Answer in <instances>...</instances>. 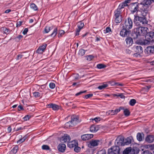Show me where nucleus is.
Instances as JSON below:
<instances>
[{
	"mask_svg": "<svg viewBox=\"0 0 154 154\" xmlns=\"http://www.w3.org/2000/svg\"><path fill=\"white\" fill-rule=\"evenodd\" d=\"M30 7L34 11H37L38 10L37 6L34 3L31 4L30 5Z\"/></svg>",
	"mask_w": 154,
	"mask_h": 154,
	"instance_id": "obj_36",
	"label": "nucleus"
},
{
	"mask_svg": "<svg viewBox=\"0 0 154 154\" xmlns=\"http://www.w3.org/2000/svg\"><path fill=\"white\" fill-rule=\"evenodd\" d=\"M148 28L146 27L138 26L136 28H134L131 33V36L133 38H137L138 36L140 35H144L147 32Z\"/></svg>",
	"mask_w": 154,
	"mask_h": 154,
	"instance_id": "obj_2",
	"label": "nucleus"
},
{
	"mask_svg": "<svg viewBox=\"0 0 154 154\" xmlns=\"http://www.w3.org/2000/svg\"><path fill=\"white\" fill-rule=\"evenodd\" d=\"M84 26V24L81 21L78 23L77 25L78 29L76 30V35H79L81 29Z\"/></svg>",
	"mask_w": 154,
	"mask_h": 154,
	"instance_id": "obj_16",
	"label": "nucleus"
},
{
	"mask_svg": "<svg viewBox=\"0 0 154 154\" xmlns=\"http://www.w3.org/2000/svg\"><path fill=\"white\" fill-rule=\"evenodd\" d=\"M48 107L52 108L53 110L57 111L58 110L60 107L58 105L53 103H50L48 105Z\"/></svg>",
	"mask_w": 154,
	"mask_h": 154,
	"instance_id": "obj_21",
	"label": "nucleus"
},
{
	"mask_svg": "<svg viewBox=\"0 0 154 154\" xmlns=\"http://www.w3.org/2000/svg\"><path fill=\"white\" fill-rule=\"evenodd\" d=\"M131 148L128 147L126 148L123 151V154H131Z\"/></svg>",
	"mask_w": 154,
	"mask_h": 154,
	"instance_id": "obj_26",
	"label": "nucleus"
},
{
	"mask_svg": "<svg viewBox=\"0 0 154 154\" xmlns=\"http://www.w3.org/2000/svg\"><path fill=\"white\" fill-rule=\"evenodd\" d=\"M131 34V31L128 29L122 28L120 31V35L122 37H128L130 34Z\"/></svg>",
	"mask_w": 154,
	"mask_h": 154,
	"instance_id": "obj_7",
	"label": "nucleus"
},
{
	"mask_svg": "<svg viewBox=\"0 0 154 154\" xmlns=\"http://www.w3.org/2000/svg\"><path fill=\"white\" fill-rule=\"evenodd\" d=\"M42 149L43 150H49L50 151H51V149H50V147L48 145H43L42 146Z\"/></svg>",
	"mask_w": 154,
	"mask_h": 154,
	"instance_id": "obj_28",
	"label": "nucleus"
},
{
	"mask_svg": "<svg viewBox=\"0 0 154 154\" xmlns=\"http://www.w3.org/2000/svg\"><path fill=\"white\" fill-rule=\"evenodd\" d=\"M116 84V86H123L124 85L122 83H120L119 82H116V83H115Z\"/></svg>",
	"mask_w": 154,
	"mask_h": 154,
	"instance_id": "obj_58",
	"label": "nucleus"
},
{
	"mask_svg": "<svg viewBox=\"0 0 154 154\" xmlns=\"http://www.w3.org/2000/svg\"><path fill=\"white\" fill-rule=\"evenodd\" d=\"M94 57L92 55H89L87 57V60L88 61H90L92 60Z\"/></svg>",
	"mask_w": 154,
	"mask_h": 154,
	"instance_id": "obj_51",
	"label": "nucleus"
},
{
	"mask_svg": "<svg viewBox=\"0 0 154 154\" xmlns=\"http://www.w3.org/2000/svg\"><path fill=\"white\" fill-rule=\"evenodd\" d=\"M22 22H21V21H19V22H17V23L16 26L17 27H20L21 25L22 24Z\"/></svg>",
	"mask_w": 154,
	"mask_h": 154,
	"instance_id": "obj_60",
	"label": "nucleus"
},
{
	"mask_svg": "<svg viewBox=\"0 0 154 154\" xmlns=\"http://www.w3.org/2000/svg\"><path fill=\"white\" fill-rule=\"evenodd\" d=\"M111 28L110 27H107L106 28V33H108L111 32Z\"/></svg>",
	"mask_w": 154,
	"mask_h": 154,
	"instance_id": "obj_59",
	"label": "nucleus"
},
{
	"mask_svg": "<svg viewBox=\"0 0 154 154\" xmlns=\"http://www.w3.org/2000/svg\"><path fill=\"white\" fill-rule=\"evenodd\" d=\"M58 29L57 27H56L52 33L50 35L51 37H54L56 36L57 33Z\"/></svg>",
	"mask_w": 154,
	"mask_h": 154,
	"instance_id": "obj_29",
	"label": "nucleus"
},
{
	"mask_svg": "<svg viewBox=\"0 0 154 154\" xmlns=\"http://www.w3.org/2000/svg\"><path fill=\"white\" fill-rule=\"evenodd\" d=\"M86 92H87V91H86V90H85V91H81L79 92L76 93L75 94V95L77 96H78L81 95L82 94L86 93Z\"/></svg>",
	"mask_w": 154,
	"mask_h": 154,
	"instance_id": "obj_53",
	"label": "nucleus"
},
{
	"mask_svg": "<svg viewBox=\"0 0 154 154\" xmlns=\"http://www.w3.org/2000/svg\"><path fill=\"white\" fill-rule=\"evenodd\" d=\"M132 138V137H129L125 140L124 144H125V145H128L130 144L131 142Z\"/></svg>",
	"mask_w": 154,
	"mask_h": 154,
	"instance_id": "obj_24",
	"label": "nucleus"
},
{
	"mask_svg": "<svg viewBox=\"0 0 154 154\" xmlns=\"http://www.w3.org/2000/svg\"><path fill=\"white\" fill-rule=\"evenodd\" d=\"M93 120H94L96 122H98L99 121H100V118H95Z\"/></svg>",
	"mask_w": 154,
	"mask_h": 154,
	"instance_id": "obj_61",
	"label": "nucleus"
},
{
	"mask_svg": "<svg viewBox=\"0 0 154 154\" xmlns=\"http://www.w3.org/2000/svg\"><path fill=\"white\" fill-rule=\"evenodd\" d=\"M71 122L74 126L78 122V119L76 116H71Z\"/></svg>",
	"mask_w": 154,
	"mask_h": 154,
	"instance_id": "obj_23",
	"label": "nucleus"
},
{
	"mask_svg": "<svg viewBox=\"0 0 154 154\" xmlns=\"http://www.w3.org/2000/svg\"><path fill=\"white\" fill-rule=\"evenodd\" d=\"M94 135L93 134H85L81 136V137L83 140H89L93 137Z\"/></svg>",
	"mask_w": 154,
	"mask_h": 154,
	"instance_id": "obj_15",
	"label": "nucleus"
},
{
	"mask_svg": "<svg viewBox=\"0 0 154 154\" xmlns=\"http://www.w3.org/2000/svg\"><path fill=\"white\" fill-rule=\"evenodd\" d=\"M124 7L128 6V2H126V1H125V2H123L122 3Z\"/></svg>",
	"mask_w": 154,
	"mask_h": 154,
	"instance_id": "obj_64",
	"label": "nucleus"
},
{
	"mask_svg": "<svg viewBox=\"0 0 154 154\" xmlns=\"http://www.w3.org/2000/svg\"><path fill=\"white\" fill-rule=\"evenodd\" d=\"M74 150L75 152H78L81 150V148L79 147L78 146H75L74 148Z\"/></svg>",
	"mask_w": 154,
	"mask_h": 154,
	"instance_id": "obj_46",
	"label": "nucleus"
},
{
	"mask_svg": "<svg viewBox=\"0 0 154 154\" xmlns=\"http://www.w3.org/2000/svg\"><path fill=\"white\" fill-rule=\"evenodd\" d=\"M145 141L147 142L151 143L154 141V136L153 135H149L145 138Z\"/></svg>",
	"mask_w": 154,
	"mask_h": 154,
	"instance_id": "obj_17",
	"label": "nucleus"
},
{
	"mask_svg": "<svg viewBox=\"0 0 154 154\" xmlns=\"http://www.w3.org/2000/svg\"><path fill=\"white\" fill-rule=\"evenodd\" d=\"M141 154H152V153L150 151L146 150L144 151Z\"/></svg>",
	"mask_w": 154,
	"mask_h": 154,
	"instance_id": "obj_50",
	"label": "nucleus"
},
{
	"mask_svg": "<svg viewBox=\"0 0 154 154\" xmlns=\"http://www.w3.org/2000/svg\"><path fill=\"white\" fill-rule=\"evenodd\" d=\"M67 145L68 147L72 148H74L76 146H78V143L77 141L74 140L69 142Z\"/></svg>",
	"mask_w": 154,
	"mask_h": 154,
	"instance_id": "obj_18",
	"label": "nucleus"
},
{
	"mask_svg": "<svg viewBox=\"0 0 154 154\" xmlns=\"http://www.w3.org/2000/svg\"><path fill=\"white\" fill-rule=\"evenodd\" d=\"M124 6L123 5L122 3H121L119 5L118 7V8L115 11H118V12L119 11V12L121 13V9L124 8Z\"/></svg>",
	"mask_w": 154,
	"mask_h": 154,
	"instance_id": "obj_35",
	"label": "nucleus"
},
{
	"mask_svg": "<svg viewBox=\"0 0 154 154\" xmlns=\"http://www.w3.org/2000/svg\"><path fill=\"white\" fill-rule=\"evenodd\" d=\"M23 56V55L22 54H19L17 56V60L20 59Z\"/></svg>",
	"mask_w": 154,
	"mask_h": 154,
	"instance_id": "obj_54",
	"label": "nucleus"
},
{
	"mask_svg": "<svg viewBox=\"0 0 154 154\" xmlns=\"http://www.w3.org/2000/svg\"><path fill=\"white\" fill-rule=\"evenodd\" d=\"M85 50L83 49H81L79 51L78 54L80 56L82 57L85 54Z\"/></svg>",
	"mask_w": 154,
	"mask_h": 154,
	"instance_id": "obj_32",
	"label": "nucleus"
},
{
	"mask_svg": "<svg viewBox=\"0 0 154 154\" xmlns=\"http://www.w3.org/2000/svg\"><path fill=\"white\" fill-rule=\"evenodd\" d=\"M28 31V29L27 28H25L23 32V33L24 35L26 34Z\"/></svg>",
	"mask_w": 154,
	"mask_h": 154,
	"instance_id": "obj_56",
	"label": "nucleus"
},
{
	"mask_svg": "<svg viewBox=\"0 0 154 154\" xmlns=\"http://www.w3.org/2000/svg\"><path fill=\"white\" fill-rule=\"evenodd\" d=\"M18 110L20 111L21 110H23L24 109L23 108V106L21 105H20L18 106Z\"/></svg>",
	"mask_w": 154,
	"mask_h": 154,
	"instance_id": "obj_62",
	"label": "nucleus"
},
{
	"mask_svg": "<svg viewBox=\"0 0 154 154\" xmlns=\"http://www.w3.org/2000/svg\"><path fill=\"white\" fill-rule=\"evenodd\" d=\"M65 32L64 30H61L59 31V33L58 34V37L60 38L64 34Z\"/></svg>",
	"mask_w": 154,
	"mask_h": 154,
	"instance_id": "obj_42",
	"label": "nucleus"
},
{
	"mask_svg": "<svg viewBox=\"0 0 154 154\" xmlns=\"http://www.w3.org/2000/svg\"><path fill=\"white\" fill-rule=\"evenodd\" d=\"M49 86L50 88L54 89L55 87V85L54 83L51 82L49 84Z\"/></svg>",
	"mask_w": 154,
	"mask_h": 154,
	"instance_id": "obj_49",
	"label": "nucleus"
},
{
	"mask_svg": "<svg viewBox=\"0 0 154 154\" xmlns=\"http://www.w3.org/2000/svg\"><path fill=\"white\" fill-rule=\"evenodd\" d=\"M96 154H106V151L105 149H102L98 151Z\"/></svg>",
	"mask_w": 154,
	"mask_h": 154,
	"instance_id": "obj_45",
	"label": "nucleus"
},
{
	"mask_svg": "<svg viewBox=\"0 0 154 154\" xmlns=\"http://www.w3.org/2000/svg\"><path fill=\"white\" fill-rule=\"evenodd\" d=\"M23 37V36L21 35H19L17 36L14 39L17 42H19L20 39L22 38Z\"/></svg>",
	"mask_w": 154,
	"mask_h": 154,
	"instance_id": "obj_47",
	"label": "nucleus"
},
{
	"mask_svg": "<svg viewBox=\"0 0 154 154\" xmlns=\"http://www.w3.org/2000/svg\"><path fill=\"white\" fill-rule=\"evenodd\" d=\"M124 113L126 116H128L130 115V112L128 109H125L124 110Z\"/></svg>",
	"mask_w": 154,
	"mask_h": 154,
	"instance_id": "obj_38",
	"label": "nucleus"
},
{
	"mask_svg": "<svg viewBox=\"0 0 154 154\" xmlns=\"http://www.w3.org/2000/svg\"><path fill=\"white\" fill-rule=\"evenodd\" d=\"M18 149V146H16L12 148V149L11 150V151L13 153L15 154L17 152Z\"/></svg>",
	"mask_w": 154,
	"mask_h": 154,
	"instance_id": "obj_40",
	"label": "nucleus"
},
{
	"mask_svg": "<svg viewBox=\"0 0 154 154\" xmlns=\"http://www.w3.org/2000/svg\"><path fill=\"white\" fill-rule=\"evenodd\" d=\"M102 143V140H92L88 144V146L90 148H93L94 146H98Z\"/></svg>",
	"mask_w": 154,
	"mask_h": 154,
	"instance_id": "obj_6",
	"label": "nucleus"
},
{
	"mask_svg": "<svg viewBox=\"0 0 154 154\" xmlns=\"http://www.w3.org/2000/svg\"><path fill=\"white\" fill-rule=\"evenodd\" d=\"M115 20V21L116 23H119L121 22L122 20V16L120 15L121 13L118 11H115L114 12Z\"/></svg>",
	"mask_w": 154,
	"mask_h": 154,
	"instance_id": "obj_9",
	"label": "nucleus"
},
{
	"mask_svg": "<svg viewBox=\"0 0 154 154\" xmlns=\"http://www.w3.org/2000/svg\"><path fill=\"white\" fill-rule=\"evenodd\" d=\"M3 30V33L4 34H7L8 33H9V32H10V30L9 29H7L6 28H4Z\"/></svg>",
	"mask_w": 154,
	"mask_h": 154,
	"instance_id": "obj_44",
	"label": "nucleus"
},
{
	"mask_svg": "<svg viewBox=\"0 0 154 154\" xmlns=\"http://www.w3.org/2000/svg\"><path fill=\"white\" fill-rule=\"evenodd\" d=\"M131 13L134 14L135 12H137L138 11L142 12V5L140 3L135 2L132 3L131 4Z\"/></svg>",
	"mask_w": 154,
	"mask_h": 154,
	"instance_id": "obj_3",
	"label": "nucleus"
},
{
	"mask_svg": "<svg viewBox=\"0 0 154 154\" xmlns=\"http://www.w3.org/2000/svg\"><path fill=\"white\" fill-rule=\"evenodd\" d=\"M66 145L64 143H60L57 146V149L59 152L62 153L65 152L66 149Z\"/></svg>",
	"mask_w": 154,
	"mask_h": 154,
	"instance_id": "obj_12",
	"label": "nucleus"
},
{
	"mask_svg": "<svg viewBox=\"0 0 154 154\" xmlns=\"http://www.w3.org/2000/svg\"><path fill=\"white\" fill-rule=\"evenodd\" d=\"M120 111V109H117L114 110V112L116 114L118 112Z\"/></svg>",
	"mask_w": 154,
	"mask_h": 154,
	"instance_id": "obj_63",
	"label": "nucleus"
},
{
	"mask_svg": "<svg viewBox=\"0 0 154 154\" xmlns=\"http://www.w3.org/2000/svg\"><path fill=\"white\" fill-rule=\"evenodd\" d=\"M27 138V136L25 135L22 138L18 140L17 142V143H20L23 142Z\"/></svg>",
	"mask_w": 154,
	"mask_h": 154,
	"instance_id": "obj_33",
	"label": "nucleus"
},
{
	"mask_svg": "<svg viewBox=\"0 0 154 154\" xmlns=\"http://www.w3.org/2000/svg\"><path fill=\"white\" fill-rule=\"evenodd\" d=\"M137 139L139 141H141L143 140L142 134L140 133H138L137 135Z\"/></svg>",
	"mask_w": 154,
	"mask_h": 154,
	"instance_id": "obj_31",
	"label": "nucleus"
},
{
	"mask_svg": "<svg viewBox=\"0 0 154 154\" xmlns=\"http://www.w3.org/2000/svg\"><path fill=\"white\" fill-rule=\"evenodd\" d=\"M116 96L120 97L121 98H125V97L124 95L123 94L120 93L118 95H116Z\"/></svg>",
	"mask_w": 154,
	"mask_h": 154,
	"instance_id": "obj_57",
	"label": "nucleus"
},
{
	"mask_svg": "<svg viewBox=\"0 0 154 154\" xmlns=\"http://www.w3.org/2000/svg\"><path fill=\"white\" fill-rule=\"evenodd\" d=\"M53 29V26H46L45 27V29H44V31L45 33H48L52 29Z\"/></svg>",
	"mask_w": 154,
	"mask_h": 154,
	"instance_id": "obj_30",
	"label": "nucleus"
},
{
	"mask_svg": "<svg viewBox=\"0 0 154 154\" xmlns=\"http://www.w3.org/2000/svg\"><path fill=\"white\" fill-rule=\"evenodd\" d=\"M125 139L123 137H119L116 140V142L117 143V145L119 146H124V144Z\"/></svg>",
	"mask_w": 154,
	"mask_h": 154,
	"instance_id": "obj_10",
	"label": "nucleus"
},
{
	"mask_svg": "<svg viewBox=\"0 0 154 154\" xmlns=\"http://www.w3.org/2000/svg\"><path fill=\"white\" fill-rule=\"evenodd\" d=\"M136 100L134 99H131L129 101V104L131 106H134L136 103Z\"/></svg>",
	"mask_w": 154,
	"mask_h": 154,
	"instance_id": "obj_41",
	"label": "nucleus"
},
{
	"mask_svg": "<svg viewBox=\"0 0 154 154\" xmlns=\"http://www.w3.org/2000/svg\"><path fill=\"white\" fill-rule=\"evenodd\" d=\"M31 117V116L27 115L26 116L24 117L23 118V119L24 121H27L29 120L30 118Z\"/></svg>",
	"mask_w": 154,
	"mask_h": 154,
	"instance_id": "obj_48",
	"label": "nucleus"
},
{
	"mask_svg": "<svg viewBox=\"0 0 154 154\" xmlns=\"http://www.w3.org/2000/svg\"><path fill=\"white\" fill-rule=\"evenodd\" d=\"M114 110H109L108 112V113L109 114H110L111 115H115V112H114Z\"/></svg>",
	"mask_w": 154,
	"mask_h": 154,
	"instance_id": "obj_55",
	"label": "nucleus"
},
{
	"mask_svg": "<svg viewBox=\"0 0 154 154\" xmlns=\"http://www.w3.org/2000/svg\"><path fill=\"white\" fill-rule=\"evenodd\" d=\"M135 51L136 53H138L139 55H140V54L142 53L143 52V48L140 46H137L135 47Z\"/></svg>",
	"mask_w": 154,
	"mask_h": 154,
	"instance_id": "obj_22",
	"label": "nucleus"
},
{
	"mask_svg": "<svg viewBox=\"0 0 154 154\" xmlns=\"http://www.w3.org/2000/svg\"><path fill=\"white\" fill-rule=\"evenodd\" d=\"M108 86V85L106 84H103V85L99 86L98 87V88L101 90L105 88Z\"/></svg>",
	"mask_w": 154,
	"mask_h": 154,
	"instance_id": "obj_39",
	"label": "nucleus"
},
{
	"mask_svg": "<svg viewBox=\"0 0 154 154\" xmlns=\"http://www.w3.org/2000/svg\"><path fill=\"white\" fill-rule=\"evenodd\" d=\"M34 96L36 98H38L42 97V94L38 92H35L33 93Z\"/></svg>",
	"mask_w": 154,
	"mask_h": 154,
	"instance_id": "obj_34",
	"label": "nucleus"
},
{
	"mask_svg": "<svg viewBox=\"0 0 154 154\" xmlns=\"http://www.w3.org/2000/svg\"><path fill=\"white\" fill-rule=\"evenodd\" d=\"M133 26V22L130 17H128L126 19L125 22V24L122 26V28H125L128 29H131Z\"/></svg>",
	"mask_w": 154,
	"mask_h": 154,
	"instance_id": "obj_5",
	"label": "nucleus"
},
{
	"mask_svg": "<svg viewBox=\"0 0 154 154\" xmlns=\"http://www.w3.org/2000/svg\"><path fill=\"white\" fill-rule=\"evenodd\" d=\"M145 38L149 40V42L154 41V32H150L146 35Z\"/></svg>",
	"mask_w": 154,
	"mask_h": 154,
	"instance_id": "obj_11",
	"label": "nucleus"
},
{
	"mask_svg": "<svg viewBox=\"0 0 154 154\" xmlns=\"http://www.w3.org/2000/svg\"><path fill=\"white\" fill-rule=\"evenodd\" d=\"M93 96V94H88L86 95L85 96L84 98H86V99H88V98H90Z\"/></svg>",
	"mask_w": 154,
	"mask_h": 154,
	"instance_id": "obj_52",
	"label": "nucleus"
},
{
	"mask_svg": "<svg viewBox=\"0 0 154 154\" xmlns=\"http://www.w3.org/2000/svg\"><path fill=\"white\" fill-rule=\"evenodd\" d=\"M74 126L70 121L66 122L65 125V127L66 128H69Z\"/></svg>",
	"mask_w": 154,
	"mask_h": 154,
	"instance_id": "obj_27",
	"label": "nucleus"
},
{
	"mask_svg": "<svg viewBox=\"0 0 154 154\" xmlns=\"http://www.w3.org/2000/svg\"><path fill=\"white\" fill-rule=\"evenodd\" d=\"M142 11L140 16L138 15L137 14L134 15V22L137 26H143L147 23L146 17L148 13L147 11L145 10V11Z\"/></svg>",
	"mask_w": 154,
	"mask_h": 154,
	"instance_id": "obj_1",
	"label": "nucleus"
},
{
	"mask_svg": "<svg viewBox=\"0 0 154 154\" xmlns=\"http://www.w3.org/2000/svg\"><path fill=\"white\" fill-rule=\"evenodd\" d=\"M142 5V11H145V10L147 11V13H148V8L149 6L152 3L151 0H144L142 2L140 3Z\"/></svg>",
	"mask_w": 154,
	"mask_h": 154,
	"instance_id": "obj_4",
	"label": "nucleus"
},
{
	"mask_svg": "<svg viewBox=\"0 0 154 154\" xmlns=\"http://www.w3.org/2000/svg\"><path fill=\"white\" fill-rule=\"evenodd\" d=\"M70 140V137L67 134L65 135L64 136L62 137L61 139V142L62 143H65L66 142H68L69 143Z\"/></svg>",
	"mask_w": 154,
	"mask_h": 154,
	"instance_id": "obj_19",
	"label": "nucleus"
},
{
	"mask_svg": "<svg viewBox=\"0 0 154 154\" xmlns=\"http://www.w3.org/2000/svg\"><path fill=\"white\" fill-rule=\"evenodd\" d=\"M125 41L127 45H128V46L131 45L133 43V41L132 38L129 36L126 38Z\"/></svg>",
	"mask_w": 154,
	"mask_h": 154,
	"instance_id": "obj_20",
	"label": "nucleus"
},
{
	"mask_svg": "<svg viewBox=\"0 0 154 154\" xmlns=\"http://www.w3.org/2000/svg\"><path fill=\"white\" fill-rule=\"evenodd\" d=\"M144 52L146 54H149L154 53V46H149L144 50Z\"/></svg>",
	"mask_w": 154,
	"mask_h": 154,
	"instance_id": "obj_14",
	"label": "nucleus"
},
{
	"mask_svg": "<svg viewBox=\"0 0 154 154\" xmlns=\"http://www.w3.org/2000/svg\"><path fill=\"white\" fill-rule=\"evenodd\" d=\"M120 149L118 145L112 147L108 149V151L109 153L112 154H119V153Z\"/></svg>",
	"mask_w": 154,
	"mask_h": 154,
	"instance_id": "obj_8",
	"label": "nucleus"
},
{
	"mask_svg": "<svg viewBox=\"0 0 154 154\" xmlns=\"http://www.w3.org/2000/svg\"><path fill=\"white\" fill-rule=\"evenodd\" d=\"M138 149L135 148H133L132 149L131 148V154H137L139 152Z\"/></svg>",
	"mask_w": 154,
	"mask_h": 154,
	"instance_id": "obj_25",
	"label": "nucleus"
},
{
	"mask_svg": "<svg viewBox=\"0 0 154 154\" xmlns=\"http://www.w3.org/2000/svg\"><path fill=\"white\" fill-rule=\"evenodd\" d=\"M90 131L91 132H96L95 127V125H93L91 126L90 128Z\"/></svg>",
	"mask_w": 154,
	"mask_h": 154,
	"instance_id": "obj_43",
	"label": "nucleus"
},
{
	"mask_svg": "<svg viewBox=\"0 0 154 154\" xmlns=\"http://www.w3.org/2000/svg\"><path fill=\"white\" fill-rule=\"evenodd\" d=\"M47 46V44H44L39 47L36 51V52L39 54H42L44 51Z\"/></svg>",
	"mask_w": 154,
	"mask_h": 154,
	"instance_id": "obj_13",
	"label": "nucleus"
},
{
	"mask_svg": "<svg viewBox=\"0 0 154 154\" xmlns=\"http://www.w3.org/2000/svg\"><path fill=\"white\" fill-rule=\"evenodd\" d=\"M106 67V66L103 64H99L97 66V67L99 69H102Z\"/></svg>",
	"mask_w": 154,
	"mask_h": 154,
	"instance_id": "obj_37",
	"label": "nucleus"
}]
</instances>
